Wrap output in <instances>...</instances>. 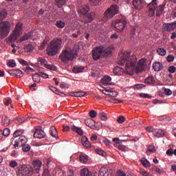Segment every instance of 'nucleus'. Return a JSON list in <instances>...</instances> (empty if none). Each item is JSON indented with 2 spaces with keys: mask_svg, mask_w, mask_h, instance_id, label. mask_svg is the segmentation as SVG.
I'll return each instance as SVG.
<instances>
[{
  "mask_svg": "<svg viewBox=\"0 0 176 176\" xmlns=\"http://www.w3.org/2000/svg\"><path fill=\"white\" fill-rule=\"evenodd\" d=\"M7 65L10 68H14V67H16V60L13 59L8 60Z\"/></svg>",
  "mask_w": 176,
  "mask_h": 176,
  "instance_id": "nucleus-36",
  "label": "nucleus"
},
{
  "mask_svg": "<svg viewBox=\"0 0 176 176\" xmlns=\"http://www.w3.org/2000/svg\"><path fill=\"white\" fill-rule=\"evenodd\" d=\"M81 142L85 148H91L90 142H89V139L86 136H83L81 139Z\"/></svg>",
  "mask_w": 176,
  "mask_h": 176,
  "instance_id": "nucleus-21",
  "label": "nucleus"
},
{
  "mask_svg": "<svg viewBox=\"0 0 176 176\" xmlns=\"http://www.w3.org/2000/svg\"><path fill=\"white\" fill-rule=\"evenodd\" d=\"M34 138H45V137H46V133L45 131H43V130L41 129H36L34 133Z\"/></svg>",
  "mask_w": 176,
  "mask_h": 176,
  "instance_id": "nucleus-11",
  "label": "nucleus"
},
{
  "mask_svg": "<svg viewBox=\"0 0 176 176\" xmlns=\"http://www.w3.org/2000/svg\"><path fill=\"white\" fill-rule=\"evenodd\" d=\"M17 162L12 160L10 162V167H11V168H14L15 167H17Z\"/></svg>",
  "mask_w": 176,
  "mask_h": 176,
  "instance_id": "nucleus-51",
  "label": "nucleus"
},
{
  "mask_svg": "<svg viewBox=\"0 0 176 176\" xmlns=\"http://www.w3.org/2000/svg\"><path fill=\"white\" fill-rule=\"evenodd\" d=\"M135 87L137 90H141V89L145 88L144 84H137L135 85Z\"/></svg>",
  "mask_w": 176,
  "mask_h": 176,
  "instance_id": "nucleus-53",
  "label": "nucleus"
},
{
  "mask_svg": "<svg viewBox=\"0 0 176 176\" xmlns=\"http://www.w3.org/2000/svg\"><path fill=\"white\" fill-rule=\"evenodd\" d=\"M72 131H74L75 133L79 134V135H83V130H82V129H80V127L73 125L72 126Z\"/></svg>",
  "mask_w": 176,
  "mask_h": 176,
  "instance_id": "nucleus-24",
  "label": "nucleus"
},
{
  "mask_svg": "<svg viewBox=\"0 0 176 176\" xmlns=\"http://www.w3.org/2000/svg\"><path fill=\"white\" fill-rule=\"evenodd\" d=\"M166 155L168 156H173V155H174V150H173V148L168 149L166 151Z\"/></svg>",
  "mask_w": 176,
  "mask_h": 176,
  "instance_id": "nucleus-62",
  "label": "nucleus"
},
{
  "mask_svg": "<svg viewBox=\"0 0 176 176\" xmlns=\"http://www.w3.org/2000/svg\"><path fill=\"white\" fill-rule=\"evenodd\" d=\"M140 162L144 167H146V168L151 167V162H149V161H148V160H146V158H145V157L142 158L140 160Z\"/></svg>",
  "mask_w": 176,
  "mask_h": 176,
  "instance_id": "nucleus-27",
  "label": "nucleus"
},
{
  "mask_svg": "<svg viewBox=\"0 0 176 176\" xmlns=\"http://www.w3.org/2000/svg\"><path fill=\"white\" fill-rule=\"evenodd\" d=\"M126 72L124 71V69L120 67H116L113 69V74L118 75V76H120L122 75H124Z\"/></svg>",
  "mask_w": 176,
  "mask_h": 176,
  "instance_id": "nucleus-17",
  "label": "nucleus"
},
{
  "mask_svg": "<svg viewBox=\"0 0 176 176\" xmlns=\"http://www.w3.org/2000/svg\"><path fill=\"white\" fill-rule=\"evenodd\" d=\"M9 75H11V76H16V78H23L24 76L23 74V72H21L19 69H12L8 71Z\"/></svg>",
  "mask_w": 176,
  "mask_h": 176,
  "instance_id": "nucleus-12",
  "label": "nucleus"
},
{
  "mask_svg": "<svg viewBox=\"0 0 176 176\" xmlns=\"http://www.w3.org/2000/svg\"><path fill=\"white\" fill-rule=\"evenodd\" d=\"M1 134H3L4 137H9V135H10V129L6 128L4 129L3 131L1 133Z\"/></svg>",
  "mask_w": 176,
  "mask_h": 176,
  "instance_id": "nucleus-38",
  "label": "nucleus"
},
{
  "mask_svg": "<svg viewBox=\"0 0 176 176\" xmlns=\"http://www.w3.org/2000/svg\"><path fill=\"white\" fill-rule=\"evenodd\" d=\"M144 83H147L148 85H155V78L153 76H149L145 80Z\"/></svg>",
  "mask_w": 176,
  "mask_h": 176,
  "instance_id": "nucleus-28",
  "label": "nucleus"
},
{
  "mask_svg": "<svg viewBox=\"0 0 176 176\" xmlns=\"http://www.w3.org/2000/svg\"><path fill=\"white\" fill-rule=\"evenodd\" d=\"M89 10H90V8L88 6H83L82 7V9L79 10L78 12H80V13H82V14H86V13L89 12Z\"/></svg>",
  "mask_w": 176,
  "mask_h": 176,
  "instance_id": "nucleus-30",
  "label": "nucleus"
},
{
  "mask_svg": "<svg viewBox=\"0 0 176 176\" xmlns=\"http://www.w3.org/2000/svg\"><path fill=\"white\" fill-rule=\"evenodd\" d=\"M73 97H85L86 96V92L84 91H76L73 94Z\"/></svg>",
  "mask_w": 176,
  "mask_h": 176,
  "instance_id": "nucleus-32",
  "label": "nucleus"
},
{
  "mask_svg": "<svg viewBox=\"0 0 176 176\" xmlns=\"http://www.w3.org/2000/svg\"><path fill=\"white\" fill-rule=\"evenodd\" d=\"M118 149H120V151H122L123 152L127 151V147L123 145H119Z\"/></svg>",
  "mask_w": 176,
  "mask_h": 176,
  "instance_id": "nucleus-63",
  "label": "nucleus"
},
{
  "mask_svg": "<svg viewBox=\"0 0 176 176\" xmlns=\"http://www.w3.org/2000/svg\"><path fill=\"white\" fill-rule=\"evenodd\" d=\"M31 36H32V34L31 33L25 34L23 36L21 37V42H24V41H28V39H30Z\"/></svg>",
  "mask_w": 176,
  "mask_h": 176,
  "instance_id": "nucleus-34",
  "label": "nucleus"
},
{
  "mask_svg": "<svg viewBox=\"0 0 176 176\" xmlns=\"http://www.w3.org/2000/svg\"><path fill=\"white\" fill-rule=\"evenodd\" d=\"M50 89L52 91H53V93H55V94L60 95V91L57 88L54 87H50Z\"/></svg>",
  "mask_w": 176,
  "mask_h": 176,
  "instance_id": "nucleus-49",
  "label": "nucleus"
},
{
  "mask_svg": "<svg viewBox=\"0 0 176 176\" xmlns=\"http://www.w3.org/2000/svg\"><path fill=\"white\" fill-rule=\"evenodd\" d=\"M27 138H25V136L24 135H22V136H20L19 138V140H14V148H18V146L20 145V143H21V145H25V144H27Z\"/></svg>",
  "mask_w": 176,
  "mask_h": 176,
  "instance_id": "nucleus-10",
  "label": "nucleus"
},
{
  "mask_svg": "<svg viewBox=\"0 0 176 176\" xmlns=\"http://www.w3.org/2000/svg\"><path fill=\"white\" fill-rule=\"evenodd\" d=\"M45 68H47V69H50L51 71H56L57 67H56L54 65H50L47 63L44 64Z\"/></svg>",
  "mask_w": 176,
  "mask_h": 176,
  "instance_id": "nucleus-31",
  "label": "nucleus"
},
{
  "mask_svg": "<svg viewBox=\"0 0 176 176\" xmlns=\"http://www.w3.org/2000/svg\"><path fill=\"white\" fill-rule=\"evenodd\" d=\"M83 71H85V67L82 66H75L73 69L74 74H80V72H83Z\"/></svg>",
  "mask_w": 176,
  "mask_h": 176,
  "instance_id": "nucleus-25",
  "label": "nucleus"
},
{
  "mask_svg": "<svg viewBox=\"0 0 176 176\" xmlns=\"http://www.w3.org/2000/svg\"><path fill=\"white\" fill-rule=\"evenodd\" d=\"M56 27L58 28H64L65 27V23L62 21H56Z\"/></svg>",
  "mask_w": 176,
  "mask_h": 176,
  "instance_id": "nucleus-41",
  "label": "nucleus"
},
{
  "mask_svg": "<svg viewBox=\"0 0 176 176\" xmlns=\"http://www.w3.org/2000/svg\"><path fill=\"white\" fill-rule=\"evenodd\" d=\"M22 27H23V24L21 23H18L14 31H16V32L20 33V32L21 31Z\"/></svg>",
  "mask_w": 176,
  "mask_h": 176,
  "instance_id": "nucleus-45",
  "label": "nucleus"
},
{
  "mask_svg": "<svg viewBox=\"0 0 176 176\" xmlns=\"http://www.w3.org/2000/svg\"><path fill=\"white\" fill-rule=\"evenodd\" d=\"M126 119L123 117V116H120L117 122L118 123L122 124L124 123V122H125Z\"/></svg>",
  "mask_w": 176,
  "mask_h": 176,
  "instance_id": "nucleus-56",
  "label": "nucleus"
},
{
  "mask_svg": "<svg viewBox=\"0 0 176 176\" xmlns=\"http://www.w3.org/2000/svg\"><path fill=\"white\" fill-rule=\"evenodd\" d=\"M67 0H56V6H58V8H63Z\"/></svg>",
  "mask_w": 176,
  "mask_h": 176,
  "instance_id": "nucleus-37",
  "label": "nucleus"
},
{
  "mask_svg": "<svg viewBox=\"0 0 176 176\" xmlns=\"http://www.w3.org/2000/svg\"><path fill=\"white\" fill-rule=\"evenodd\" d=\"M33 166H34V170L38 174L39 173V170H41V167H42V162L36 160L33 162Z\"/></svg>",
  "mask_w": 176,
  "mask_h": 176,
  "instance_id": "nucleus-15",
  "label": "nucleus"
},
{
  "mask_svg": "<svg viewBox=\"0 0 176 176\" xmlns=\"http://www.w3.org/2000/svg\"><path fill=\"white\" fill-rule=\"evenodd\" d=\"M153 68L155 72H160V70L163 69V65L160 62H155L153 65Z\"/></svg>",
  "mask_w": 176,
  "mask_h": 176,
  "instance_id": "nucleus-19",
  "label": "nucleus"
},
{
  "mask_svg": "<svg viewBox=\"0 0 176 176\" xmlns=\"http://www.w3.org/2000/svg\"><path fill=\"white\" fill-rule=\"evenodd\" d=\"M80 176H89V175H90V172L89 171V169H87V168H85L80 170Z\"/></svg>",
  "mask_w": 176,
  "mask_h": 176,
  "instance_id": "nucleus-29",
  "label": "nucleus"
},
{
  "mask_svg": "<svg viewBox=\"0 0 176 176\" xmlns=\"http://www.w3.org/2000/svg\"><path fill=\"white\" fill-rule=\"evenodd\" d=\"M168 71L170 74H174L176 71V67L175 66H170L168 68Z\"/></svg>",
  "mask_w": 176,
  "mask_h": 176,
  "instance_id": "nucleus-60",
  "label": "nucleus"
},
{
  "mask_svg": "<svg viewBox=\"0 0 176 176\" xmlns=\"http://www.w3.org/2000/svg\"><path fill=\"white\" fill-rule=\"evenodd\" d=\"M105 174H107V169L105 167L100 168L99 170V176H105Z\"/></svg>",
  "mask_w": 176,
  "mask_h": 176,
  "instance_id": "nucleus-42",
  "label": "nucleus"
},
{
  "mask_svg": "<svg viewBox=\"0 0 176 176\" xmlns=\"http://www.w3.org/2000/svg\"><path fill=\"white\" fill-rule=\"evenodd\" d=\"M168 2H173V0H165L162 5H159L158 0H153L148 5L146 10L147 14L148 16H153L155 14V12H156V16L157 17H160L162 14H163V12H164V8H166V5H167Z\"/></svg>",
  "mask_w": 176,
  "mask_h": 176,
  "instance_id": "nucleus-2",
  "label": "nucleus"
},
{
  "mask_svg": "<svg viewBox=\"0 0 176 176\" xmlns=\"http://www.w3.org/2000/svg\"><path fill=\"white\" fill-rule=\"evenodd\" d=\"M140 97L142 98H152V95L148 94H140Z\"/></svg>",
  "mask_w": 176,
  "mask_h": 176,
  "instance_id": "nucleus-50",
  "label": "nucleus"
},
{
  "mask_svg": "<svg viewBox=\"0 0 176 176\" xmlns=\"http://www.w3.org/2000/svg\"><path fill=\"white\" fill-rule=\"evenodd\" d=\"M10 27H12V25L8 21L0 22V38H1V39L6 38V36L9 35Z\"/></svg>",
  "mask_w": 176,
  "mask_h": 176,
  "instance_id": "nucleus-5",
  "label": "nucleus"
},
{
  "mask_svg": "<svg viewBox=\"0 0 176 176\" xmlns=\"http://www.w3.org/2000/svg\"><path fill=\"white\" fill-rule=\"evenodd\" d=\"M109 102H113V104H120V102H123V101L117 98H114L112 100H109Z\"/></svg>",
  "mask_w": 176,
  "mask_h": 176,
  "instance_id": "nucleus-47",
  "label": "nucleus"
},
{
  "mask_svg": "<svg viewBox=\"0 0 176 176\" xmlns=\"http://www.w3.org/2000/svg\"><path fill=\"white\" fill-rule=\"evenodd\" d=\"M23 134H24V131H23V130H16V131H15L14 134H13L12 140H14V138H17V137L23 136Z\"/></svg>",
  "mask_w": 176,
  "mask_h": 176,
  "instance_id": "nucleus-26",
  "label": "nucleus"
},
{
  "mask_svg": "<svg viewBox=\"0 0 176 176\" xmlns=\"http://www.w3.org/2000/svg\"><path fill=\"white\" fill-rule=\"evenodd\" d=\"M117 176H131L130 175H126V173L122 170H118L117 172Z\"/></svg>",
  "mask_w": 176,
  "mask_h": 176,
  "instance_id": "nucleus-59",
  "label": "nucleus"
},
{
  "mask_svg": "<svg viewBox=\"0 0 176 176\" xmlns=\"http://www.w3.org/2000/svg\"><path fill=\"white\" fill-rule=\"evenodd\" d=\"M119 12V8L116 5H112L107 10L104 12V17L106 19H112L113 16H116Z\"/></svg>",
  "mask_w": 176,
  "mask_h": 176,
  "instance_id": "nucleus-7",
  "label": "nucleus"
},
{
  "mask_svg": "<svg viewBox=\"0 0 176 176\" xmlns=\"http://www.w3.org/2000/svg\"><path fill=\"white\" fill-rule=\"evenodd\" d=\"M111 80H112V78L109 76H104L102 78V83L103 86H111L112 85V82H111Z\"/></svg>",
  "mask_w": 176,
  "mask_h": 176,
  "instance_id": "nucleus-14",
  "label": "nucleus"
},
{
  "mask_svg": "<svg viewBox=\"0 0 176 176\" xmlns=\"http://www.w3.org/2000/svg\"><path fill=\"white\" fill-rule=\"evenodd\" d=\"M89 116L90 118H97V111L94 110H91L89 111Z\"/></svg>",
  "mask_w": 176,
  "mask_h": 176,
  "instance_id": "nucleus-48",
  "label": "nucleus"
},
{
  "mask_svg": "<svg viewBox=\"0 0 176 176\" xmlns=\"http://www.w3.org/2000/svg\"><path fill=\"white\" fill-rule=\"evenodd\" d=\"M126 25L127 21H126L124 19H120L112 22L113 27H115V28H116L119 32H123Z\"/></svg>",
  "mask_w": 176,
  "mask_h": 176,
  "instance_id": "nucleus-8",
  "label": "nucleus"
},
{
  "mask_svg": "<svg viewBox=\"0 0 176 176\" xmlns=\"http://www.w3.org/2000/svg\"><path fill=\"white\" fill-rule=\"evenodd\" d=\"M96 152L97 153H98V155H101V156H105L106 155L105 152L101 148H98V150H96Z\"/></svg>",
  "mask_w": 176,
  "mask_h": 176,
  "instance_id": "nucleus-57",
  "label": "nucleus"
},
{
  "mask_svg": "<svg viewBox=\"0 0 176 176\" xmlns=\"http://www.w3.org/2000/svg\"><path fill=\"white\" fill-rule=\"evenodd\" d=\"M38 75L41 78H43V79H47V78H49V75L47 74H46V73L39 72Z\"/></svg>",
  "mask_w": 176,
  "mask_h": 176,
  "instance_id": "nucleus-52",
  "label": "nucleus"
},
{
  "mask_svg": "<svg viewBox=\"0 0 176 176\" xmlns=\"http://www.w3.org/2000/svg\"><path fill=\"white\" fill-rule=\"evenodd\" d=\"M102 50H104L103 46L96 47L93 50V58L94 60H98L101 57V54H102Z\"/></svg>",
  "mask_w": 176,
  "mask_h": 176,
  "instance_id": "nucleus-9",
  "label": "nucleus"
},
{
  "mask_svg": "<svg viewBox=\"0 0 176 176\" xmlns=\"http://www.w3.org/2000/svg\"><path fill=\"white\" fill-rule=\"evenodd\" d=\"M80 160L81 163H86L87 160H89V157H87V155H80Z\"/></svg>",
  "mask_w": 176,
  "mask_h": 176,
  "instance_id": "nucleus-40",
  "label": "nucleus"
},
{
  "mask_svg": "<svg viewBox=\"0 0 176 176\" xmlns=\"http://www.w3.org/2000/svg\"><path fill=\"white\" fill-rule=\"evenodd\" d=\"M174 55H168L167 57V61H168V63H171V61H174Z\"/></svg>",
  "mask_w": 176,
  "mask_h": 176,
  "instance_id": "nucleus-64",
  "label": "nucleus"
},
{
  "mask_svg": "<svg viewBox=\"0 0 176 176\" xmlns=\"http://www.w3.org/2000/svg\"><path fill=\"white\" fill-rule=\"evenodd\" d=\"M153 134L155 135V137L160 138V137L164 136V131L162 129H155Z\"/></svg>",
  "mask_w": 176,
  "mask_h": 176,
  "instance_id": "nucleus-22",
  "label": "nucleus"
},
{
  "mask_svg": "<svg viewBox=\"0 0 176 176\" xmlns=\"http://www.w3.org/2000/svg\"><path fill=\"white\" fill-rule=\"evenodd\" d=\"M76 56H78V50L67 48L62 51L59 58L63 63H68V61H72Z\"/></svg>",
  "mask_w": 176,
  "mask_h": 176,
  "instance_id": "nucleus-4",
  "label": "nucleus"
},
{
  "mask_svg": "<svg viewBox=\"0 0 176 176\" xmlns=\"http://www.w3.org/2000/svg\"><path fill=\"white\" fill-rule=\"evenodd\" d=\"M22 146V151H23V152H28L31 149V147L28 144H23Z\"/></svg>",
  "mask_w": 176,
  "mask_h": 176,
  "instance_id": "nucleus-46",
  "label": "nucleus"
},
{
  "mask_svg": "<svg viewBox=\"0 0 176 176\" xmlns=\"http://www.w3.org/2000/svg\"><path fill=\"white\" fill-rule=\"evenodd\" d=\"M63 47V41L61 38L53 39L47 47V54L48 56H56L58 50Z\"/></svg>",
  "mask_w": 176,
  "mask_h": 176,
  "instance_id": "nucleus-3",
  "label": "nucleus"
},
{
  "mask_svg": "<svg viewBox=\"0 0 176 176\" xmlns=\"http://www.w3.org/2000/svg\"><path fill=\"white\" fill-rule=\"evenodd\" d=\"M18 60H19V63H20L21 65L28 66V62H27L26 60H24L23 59H18Z\"/></svg>",
  "mask_w": 176,
  "mask_h": 176,
  "instance_id": "nucleus-55",
  "label": "nucleus"
},
{
  "mask_svg": "<svg viewBox=\"0 0 176 176\" xmlns=\"http://www.w3.org/2000/svg\"><path fill=\"white\" fill-rule=\"evenodd\" d=\"M50 133L54 138H57L58 134L57 133V129L54 126H51L50 129Z\"/></svg>",
  "mask_w": 176,
  "mask_h": 176,
  "instance_id": "nucleus-23",
  "label": "nucleus"
},
{
  "mask_svg": "<svg viewBox=\"0 0 176 176\" xmlns=\"http://www.w3.org/2000/svg\"><path fill=\"white\" fill-rule=\"evenodd\" d=\"M32 79L36 83H39V82H41V76H39V74H34L32 76Z\"/></svg>",
  "mask_w": 176,
  "mask_h": 176,
  "instance_id": "nucleus-39",
  "label": "nucleus"
},
{
  "mask_svg": "<svg viewBox=\"0 0 176 176\" xmlns=\"http://www.w3.org/2000/svg\"><path fill=\"white\" fill-rule=\"evenodd\" d=\"M157 53L160 56H166V54H167V52L166 51V50H164V48H158L157 50Z\"/></svg>",
  "mask_w": 176,
  "mask_h": 176,
  "instance_id": "nucleus-33",
  "label": "nucleus"
},
{
  "mask_svg": "<svg viewBox=\"0 0 176 176\" xmlns=\"http://www.w3.org/2000/svg\"><path fill=\"white\" fill-rule=\"evenodd\" d=\"M85 124L90 129H96V121H94L91 118H88L85 120Z\"/></svg>",
  "mask_w": 176,
  "mask_h": 176,
  "instance_id": "nucleus-18",
  "label": "nucleus"
},
{
  "mask_svg": "<svg viewBox=\"0 0 176 176\" xmlns=\"http://www.w3.org/2000/svg\"><path fill=\"white\" fill-rule=\"evenodd\" d=\"M153 171H155L157 174H160V173H162V170H160V168L157 166H153Z\"/></svg>",
  "mask_w": 176,
  "mask_h": 176,
  "instance_id": "nucleus-58",
  "label": "nucleus"
},
{
  "mask_svg": "<svg viewBox=\"0 0 176 176\" xmlns=\"http://www.w3.org/2000/svg\"><path fill=\"white\" fill-rule=\"evenodd\" d=\"M34 168L27 165H23L17 172V176H32Z\"/></svg>",
  "mask_w": 176,
  "mask_h": 176,
  "instance_id": "nucleus-6",
  "label": "nucleus"
},
{
  "mask_svg": "<svg viewBox=\"0 0 176 176\" xmlns=\"http://www.w3.org/2000/svg\"><path fill=\"white\" fill-rule=\"evenodd\" d=\"M100 118L101 120H107V114L104 112L100 113Z\"/></svg>",
  "mask_w": 176,
  "mask_h": 176,
  "instance_id": "nucleus-54",
  "label": "nucleus"
},
{
  "mask_svg": "<svg viewBox=\"0 0 176 176\" xmlns=\"http://www.w3.org/2000/svg\"><path fill=\"white\" fill-rule=\"evenodd\" d=\"M139 173L142 176H153L152 174H151V173H149L145 170H140Z\"/></svg>",
  "mask_w": 176,
  "mask_h": 176,
  "instance_id": "nucleus-44",
  "label": "nucleus"
},
{
  "mask_svg": "<svg viewBox=\"0 0 176 176\" xmlns=\"http://www.w3.org/2000/svg\"><path fill=\"white\" fill-rule=\"evenodd\" d=\"M19 36L20 32L14 30L12 34H11L9 38V41L10 42H15V41H17V38H19Z\"/></svg>",
  "mask_w": 176,
  "mask_h": 176,
  "instance_id": "nucleus-20",
  "label": "nucleus"
},
{
  "mask_svg": "<svg viewBox=\"0 0 176 176\" xmlns=\"http://www.w3.org/2000/svg\"><path fill=\"white\" fill-rule=\"evenodd\" d=\"M109 96L110 97H118V92L116 91H113L110 90V92L109 94Z\"/></svg>",
  "mask_w": 176,
  "mask_h": 176,
  "instance_id": "nucleus-61",
  "label": "nucleus"
},
{
  "mask_svg": "<svg viewBox=\"0 0 176 176\" xmlns=\"http://www.w3.org/2000/svg\"><path fill=\"white\" fill-rule=\"evenodd\" d=\"M133 6L135 9H142L144 8V1L142 0H133L132 1Z\"/></svg>",
  "mask_w": 176,
  "mask_h": 176,
  "instance_id": "nucleus-13",
  "label": "nucleus"
},
{
  "mask_svg": "<svg viewBox=\"0 0 176 176\" xmlns=\"http://www.w3.org/2000/svg\"><path fill=\"white\" fill-rule=\"evenodd\" d=\"M112 52H113V47H103L102 54L104 56H109V54H112Z\"/></svg>",
  "mask_w": 176,
  "mask_h": 176,
  "instance_id": "nucleus-16",
  "label": "nucleus"
},
{
  "mask_svg": "<svg viewBox=\"0 0 176 176\" xmlns=\"http://www.w3.org/2000/svg\"><path fill=\"white\" fill-rule=\"evenodd\" d=\"M130 52H121L118 55L119 65H124L126 74H138L145 69V59H140L137 64V57L135 56H130Z\"/></svg>",
  "mask_w": 176,
  "mask_h": 176,
  "instance_id": "nucleus-1",
  "label": "nucleus"
},
{
  "mask_svg": "<svg viewBox=\"0 0 176 176\" xmlns=\"http://www.w3.org/2000/svg\"><path fill=\"white\" fill-rule=\"evenodd\" d=\"M2 124L5 127H8V126H9V124H10V120H9V118L8 117H5L3 120Z\"/></svg>",
  "mask_w": 176,
  "mask_h": 176,
  "instance_id": "nucleus-35",
  "label": "nucleus"
},
{
  "mask_svg": "<svg viewBox=\"0 0 176 176\" xmlns=\"http://www.w3.org/2000/svg\"><path fill=\"white\" fill-rule=\"evenodd\" d=\"M148 152H150V153H155L156 152V148H155V146L153 145H149L148 146Z\"/></svg>",
  "mask_w": 176,
  "mask_h": 176,
  "instance_id": "nucleus-43",
  "label": "nucleus"
}]
</instances>
